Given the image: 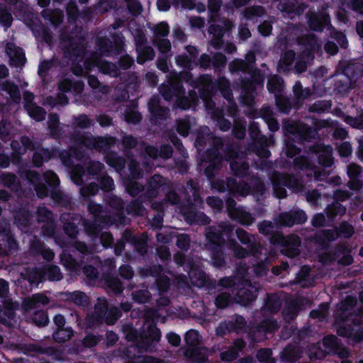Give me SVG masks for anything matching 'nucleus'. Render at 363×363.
Here are the masks:
<instances>
[{"label": "nucleus", "instance_id": "f257e3e1", "mask_svg": "<svg viewBox=\"0 0 363 363\" xmlns=\"http://www.w3.org/2000/svg\"><path fill=\"white\" fill-rule=\"evenodd\" d=\"M25 178L33 186L38 197L50 196L58 203L63 201L65 196L58 189L60 179L54 172L49 170L40 174L35 170H28L25 173Z\"/></svg>", "mask_w": 363, "mask_h": 363}, {"label": "nucleus", "instance_id": "f03ea898", "mask_svg": "<svg viewBox=\"0 0 363 363\" xmlns=\"http://www.w3.org/2000/svg\"><path fill=\"white\" fill-rule=\"evenodd\" d=\"M207 250L210 252L212 264L217 268H222L225 266L226 240L223 233L218 228L212 227L206 235Z\"/></svg>", "mask_w": 363, "mask_h": 363}, {"label": "nucleus", "instance_id": "7ed1b4c3", "mask_svg": "<svg viewBox=\"0 0 363 363\" xmlns=\"http://www.w3.org/2000/svg\"><path fill=\"white\" fill-rule=\"evenodd\" d=\"M264 74L259 69H256L248 77H240L239 79L240 86L244 103H252L255 101L257 90L258 88L264 86Z\"/></svg>", "mask_w": 363, "mask_h": 363}, {"label": "nucleus", "instance_id": "20e7f679", "mask_svg": "<svg viewBox=\"0 0 363 363\" xmlns=\"http://www.w3.org/2000/svg\"><path fill=\"white\" fill-rule=\"evenodd\" d=\"M96 48L104 56L118 55L124 50L125 38L121 32L113 31L107 37H98L95 41Z\"/></svg>", "mask_w": 363, "mask_h": 363}, {"label": "nucleus", "instance_id": "39448f33", "mask_svg": "<svg viewBox=\"0 0 363 363\" xmlns=\"http://www.w3.org/2000/svg\"><path fill=\"white\" fill-rule=\"evenodd\" d=\"M232 294L234 295V302L247 306L257 299L258 291L252 286V283L248 279L242 277Z\"/></svg>", "mask_w": 363, "mask_h": 363}, {"label": "nucleus", "instance_id": "423d86ee", "mask_svg": "<svg viewBox=\"0 0 363 363\" xmlns=\"http://www.w3.org/2000/svg\"><path fill=\"white\" fill-rule=\"evenodd\" d=\"M308 219L305 211L299 208H294L288 211L279 213L277 219V223L284 228H292L294 225H303Z\"/></svg>", "mask_w": 363, "mask_h": 363}, {"label": "nucleus", "instance_id": "0eeeda50", "mask_svg": "<svg viewBox=\"0 0 363 363\" xmlns=\"http://www.w3.org/2000/svg\"><path fill=\"white\" fill-rule=\"evenodd\" d=\"M60 220L62 223V229L65 234L72 239L77 238L78 225H82L83 216L78 213L65 212L61 213Z\"/></svg>", "mask_w": 363, "mask_h": 363}, {"label": "nucleus", "instance_id": "6e6552de", "mask_svg": "<svg viewBox=\"0 0 363 363\" xmlns=\"http://www.w3.org/2000/svg\"><path fill=\"white\" fill-rule=\"evenodd\" d=\"M94 313L100 315L106 320L107 325H114L121 316V311L116 307L108 308L105 297H99L94 307Z\"/></svg>", "mask_w": 363, "mask_h": 363}, {"label": "nucleus", "instance_id": "1a4fd4ad", "mask_svg": "<svg viewBox=\"0 0 363 363\" xmlns=\"http://www.w3.org/2000/svg\"><path fill=\"white\" fill-rule=\"evenodd\" d=\"M284 130L294 135L300 144L311 142L317 133L314 128L303 123L285 125Z\"/></svg>", "mask_w": 363, "mask_h": 363}, {"label": "nucleus", "instance_id": "9d476101", "mask_svg": "<svg viewBox=\"0 0 363 363\" xmlns=\"http://www.w3.org/2000/svg\"><path fill=\"white\" fill-rule=\"evenodd\" d=\"M164 100L171 101L179 94H185L186 89L181 80L173 79L169 84H161L158 88Z\"/></svg>", "mask_w": 363, "mask_h": 363}, {"label": "nucleus", "instance_id": "9b49d317", "mask_svg": "<svg viewBox=\"0 0 363 363\" xmlns=\"http://www.w3.org/2000/svg\"><path fill=\"white\" fill-rule=\"evenodd\" d=\"M38 5L43 8L40 12L41 17L54 28H57L63 22V13L58 9H50L46 7L50 4V0H37Z\"/></svg>", "mask_w": 363, "mask_h": 363}, {"label": "nucleus", "instance_id": "f8f14e48", "mask_svg": "<svg viewBox=\"0 0 363 363\" xmlns=\"http://www.w3.org/2000/svg\"><path fill=\"white\" fill-rule=\"evenodd\" d=\"M65 56L73 62H82L84 60L85 47L73 38H69L64 48Z\"/></svg>", "mask_w": 363, "mask_h": 363}, {"label": "nucleus", "instance_id": "ddd939ff", "mask_svg": "<svg viewBox=\"0 0 363 363\" xmlns=\"http://www.w3.org/2000/svg\"><path fill=\"white\" fill-rule=\"evenodd\" d=\"M306 17L308 27L311 30L321 32L331 26L330 17L328 13H307Z\"/></svg>", "mask_w": 363, "mask_h": 363}, {"label": "nucleus", "instance_id": "4468645a", "mask_svg": "<svg viewBox=\"0 0 363 363\" xmlns=\"http://www.w3.org/2000/svg\"><path fill=\"white\" fill-rule=\"evenodd\" d=\"M33 218L32 212L26 206H21L14 211V224L23 232L30 229Z\"/></svg>", "mask_w": 363, "mask_h": 363}, {"label": "nucleus", "instance_id": "2eb2a0df", "mask_svg": "<svg viewBox=\"0 0 363 363\" xmlns=\"http://www.w3.org/2000/svg\"><path fill=\"white\" fill-rule=\"evenodd\" d=\"M33 99L34 95L31 92L24 95V109L35 121L38 122L43 121L46 118V111L34 103L33 101Z\"/></svg>", "mask_w": 363, "mask_h": 363}, {"label": "nucleus", "instance_id": "dca6fc26", "mask_svg": "<svg viewBox=\"0 0 363 363\" xmlns=\"http://www.w3.org/2000/svg\"><path fill=\"white\" fill-rule=\"evenodd\" d=\"M362 168L359 164L351 163L347 165V174L350 179L347 186L352 191H359L363 188V182L359 179Z\"/></svg>", "mask_w": 363, "mask_h": 363}, {"label": "nucleus", "instance_id": "f3484780", "mask_svg": "<svg viewBox=\"0 0 363 363\" xmlns=\"http://www.w3.org/2000/svg\"><path fill=\"white\" fill-rule=\"evenodd\" d=\"M189 277L191 284L198 288L209 286L211 284V279L206 273L199 267L193 264L190 266Z\"/></svg>", "mask_w": 363, "mask_h": 363}, {"label": "nucleus", "instance_id": "a211bd4d", "mask_svg": "<svg viewBox=\"0 0 363 363\" xmlns=\"http://www.w3.org/2000/svg\"><path fill=\"white\" fill-rule=\"evenodd\" d=\"M161 332L157 324L152 322L147 326L146 329L140 333V340L141 344L147 347L153 342H157L160 340Z\"/></svg>", "mask_w": 363, "mask_h": 363}, {"label": "nucleus", "instance_id": "6ab92c4d", "mask_svg": "<svg viewBox=\"0 0 363 363\" xmlns=\"http://www.w3.org/2000/svg\"><path fill=\"white\" fill-rule=\"evenodd\" d=\"M164 184L165 179L159 174H155L147 180L146 190L142 195L152 201L158 196L160 188Z\"/></svg>", "mask_w": 363, "mask_h": 363}, {"label": "nucleus", "instance_id": "aec40b11", "mask_svg": "<svg viewBox=\"0 0 363 363\" xmlns=\"http://www.w3.org/2000/svg\"><path fill=\"white\" fill-rule=\"evenodd\" d=\"M36 274L40 281L48 279L51 281H57L63 278L60 267L55 264L44 265L38 269Z\"/></svg>", "mask_w": 363, "mask_h": 363}, {"label": "nucleus", "instance_id": "412c9836", "mask_svg": "<svg viewBox=\"0 0 363 363\" xmlns=\"http://www.w3.org/2000/svg\"><path fill=\"white\" fill-rule=\"evenodd\" d=\"M354 65L347 64L343 69L342 72L345 77V79H336L335 81V89L340 94H348L350 90V81L355 77V74L352 72Z\"/></svg>", "mask_w": 363, "mask_h": 363}, {"label": "nucleus", "instance_id": "4be33fe9", "mask_svg": "<svg viewBox=\"0 0 363 363\" xmlns=\"http://www.w3.org/2000/svg\"><path fill=\"white\" fill-rule=\"evenodd\" d=\"M301 245V240L297 235L290 234L288 241L283 245L281 249V253L288 257L294 258L300 254L298 247Z\"/></svg>", "mask_w": 363, "mask_h": 363}, {"label": "nucleus", "instance_id": "5701e85b", "mask_svg": "<svg viewBox=\"0 0 363 363\" xmlns=\"http://www.w3.org/2000/svg\"><path fill=\"white\" fill-rule=\"evenodd\" d=\"M145 41L144 38H140L137 40V62L142 65L147 61H152L155 57V52L154 48L151 45H140V43H142Z\"/></svg>", "mask_w": 363, "mask_h": 363}, {"label": "nucleus", "instance_id": "b1692460", "mask_svg": "<svg viewBox=\"0 0 363 363\" xmlns=\"http://www.w3.org/2000/svg\"><path fill=\"white\" fill-rule=\"evenodd\" d=\"M278 328L277 321L274 318H264L257 324L254 333H251V339L255 342H257L255 337L256 333L265 335L267 333H274Z\"/></svg>", "mask_w": 363, "mask_h": 363}, {"label": "nucleus", "instance_id": "393cba45", "mask_svg": "<svg viewBox=\"0 0 363 363\" xmlns=\"http://www.w3.org/2000/svg\"><path fill=\"white\" fill-rule=\"evenodd\" d=\"M230 71L232 73L241 72L244 74H251L258 67L255 66L254 59L250 62H245L241 59H235L229 65Z\"/></svg>", "mask_w": 363, "mask_h": 363}, {"label": "nucleus", "instance_id": "a878e982", "mask_svg": "<svg viewBox=\"0 0 363 363\" xmlns=\"http://www.w3.org/2000/svg\"><path fill=\"white\" fill-rule=\"evenodd\" d=\"M204 78L195 89L198 90L199 97L204 101H208L214 94V84L208 75L204 74Z\"/></svg>", "mask_w": 363, "mask_h": 363}, {"label": "nucleus", "instance_id": "bb28decb", "mask_svg": "<svg viewBox=\"0 0 363 363\" xmlns=\"http://www.w3.org/2000/svg\"><path fill=\"white\" fill-rule=\"evenodd\" d=\"M205 351L206 347L199 346L194 348H186L183 354L191 363H205L208 362V355Z\"/></svg>", "mask_w": 363, "mask_h": 363}, {"label": "nucleus", "instance_id": "cd10ccee", "mask_svg": "<svg viewBox=\"0 0 363 363\" xmlns=\"http://www.w3.org/2000/svg\"><path fill=\"white\" fill-rule=\"evenodd\" d=\"M146 201H150L145 196H143V194H140L128 203L125 209L126 213L132 216H143L145 211L143 203Z\"/></svg>", "mask_w": 363, "mask_h": 363}, {"label": "nucleus", "instance_id": "c85d7f7f", "mask_svg": "<svg viewBox=\"0 0 363 363\" xmlns=\"http://www.w3.org/2000/svg\"><path fill=\"white\" fill-rule=\"evenodd\" d=\"M236 235L239 241L245 245L251 252H257L259 250V244L257 242L254 235L248 233L242 228L236 229Z\"/></svg>", "mask_w": 363, "mask_h": 363}, {"label": "nucleus", "instance_id": "c756f323", "mask_svg": "<svg viewBox=\"0 0 363 363\" xmlns=\"http://www.w3.org/2000/svg\"><path fill=\"white\" fill-rule=\"evenodd\" d=\"M267 89L269 93L276 96L281 95L284 90V82L281 77L274 74L267 79Z\"/></svg>", "mask_w": 363, "mask_h": 363}, {"label": "nucleus", "instance_id": "7c9ffc66", "mask_svg": "<svg viewBox=\"0 0 363 363\" xmlns=\"http://www.w3.org/2000/svg\"><path fill=\"white\" fill-rule=\"evenodd\" d=\"M227 325L230 328V332L238 334L247 331V322L243 316L239 314H234L228 320H225Z\"/></svg>", "mask_w": 363, "mask_h": 363}, {"label": "nucleus", "instance_id": "2f4dec72", "mask_svg": "<svg viewBox=\"0 0 363 363\" xmlns=\"http://www.w3.org/2000/svg\"><path fill=\"white\" fill-rule=\"evenodd\" d=\"M279 8L282 13L289 15H301L305 10V7L301 4H297L295 0H283L279 4Z\"/></svg>", "mask_w": 363, "mask_h": 363}, {"label": "nucleus", "instance_id": "473e14b6", "mask_svg": "<svg viewBox=\"0 0 363 363\" xmlns=\"http://www.w3.org/2000/svg\"><path fill=\"white\" fill-rule=\"evenodd\" d=\"M347 251V247L344 245L335 246L332 251L320 255L319 256V262L323 264L332 263L335 260L338 262V258L341 257L342 253H345Z\"/></svg>", "mask_w": 363, "mask_h": 363}, {"label": "nucleus", "instance_id": "72a5a7b5", "mask_svg": "<svg viewBox=\"0 0 363 363\" xmlns=\"http://www.w3.org/2000/svg\"><path fill=\"white\" fill-rule=\"evenodd\" d=\"M53 157V152L48 147H41L33 153L32 162L36 167H40L43 164L48 162Z\"/></svg>", "mask_w": 363, "mask_h": 363}, {"label": "nucleus", "instance_id": "f704fd0d", "mask_svg": "<svg viewBox=\"0 0 363 363\" xmlns=\"http://www.w3.org/2000/svg\"><path fill=\"white\" fill-rule=\"evenodd\" d=\"M106 163L116 171H121L125 167V160L117 152L110 151L104 156Z\"/></svg>", "mask_w": 363, "mask_h": 363}, {"label": "nucleus", "instance_id": "c9c22d12", "mask_svg": "<svg viewBox=\"0 0 363 363\" xmlns=\"http://www.w3.org/2000/svg\"><path fill=\"white\" fill-rule=\"evenodd\" d=\"M50 303V298L44 294H35L29 299L23 302L26 309H34L40 306H48Z\"/></svg>", "mask_w": 363, "mask_h": 363}, {"label": "nucleus", "instance_id": "e433bc0d", "mask_svg": "<svg viewBox=\"0 0 363 363\" xmlns=\"http://www.w3.org/2000/svg\"><path fill=\"white\" fill-rule=\"evenodd\" d=\"M301 358V353L295 345L289 343L284 348L281 353V361L286 363L296 362Z\"/></svg>", "mask_w": 363, "mask_h": 363}, {"label": "nucleus", "instance_id": "4c0bfd02", "mask_svg": "<svg viewBox=\"0 0 363 363\" xmlns=\"http://www.w3.org/2000/svg\"><path fill=\"white\" fill-rule=\"evenodd\" d=\"M230 169L233 175L238 178H245L249 174L250 167L247 162L232 160L230 162Z\"/></svg>", "mask_w": 363, "mask_h": 363}, {"label": "nucleus", "instance_id": "58836bf2", "mask_svg": "<svg viewBox=\"0 0 363 363\" xmlns=\"http://www.w3.org/2000/svg\"><path fill=\"white\" fill-rule=\"evenodd\" d=\"M35 36L40 37L43 42L50 44L52 41V33L51 30L46 27L39 20V23L32 27Z\"/></svg>", "mask_w": 363, "mask_h": 363}, {"label": "nucleus", "instance_id": "ea45409f", "mask_svg": "<svg viewBox=\"0 0 363 363\" xmlns=\"http://www.w3.org/2000/svg\"><path fill=\"white\" fill-rule=\"evenodd\" d=\"M99 222V221L95 220L90 221L83 217L82 226L87 235L89 236L94 242L96 241V238H97L101 233V227L97 223Z\"/></svg>", "mask_w": 363, "mask_h": 363}, {"label": "nucleus", "instance_id": "a19ab883", "mask_svg": "<svg viewBox=\"0 0 363 363\" xmlns=\"http://www.w3.org/2000/svg\"><path fill=\"white\" fill-rule=\"evenodd\" d=\"M336 236L335 230L332 229H325L317 232L314 234L313 240L318 245H326L328 242H333L335 240Z\"/></svg>", "mask_w": 363, "mask_h": 363}, {"label": "nucleus", "instance_id": "79ce46f5", "mask_svg": "<svg viewBox=\"0 0 363 363\" xmlns=\"http://www.w3.org/2000/svg\"><path fill=\"white\" fill-rule=\"evenodd\" d=\"M88 212L92 215L93 219L100 221L102 223H106L107 215L103 213L104 209L102 205L90 201L87 206Z\"/></svg>", "mask_w": 363, "mask_h": 363}, {"label": "nucleus", "instance_id": "37998d69", "mask_svg": "<svg viewBox=\"0 0 363 363\" xmlns=\"http://www.w3.org/2000/svg\"><path fill=\"white\" fill-rule=\"evenodd\" d=\"M346 207L337 201H333L325 209L327 217L333 220L336 216H342L346 213Z\"/></svg>", "mask_w": 363, "mask_h": 363}, {"label": "nucleus", "instance_id": "c03bdc74", "mask_svg": "<svg viewBox=\"0 0 363 363\" xmlns=\"http://www.w3.org/2000/svg\"><path fill=\"white\" fill-rule=\"evenodd\" d=\"M74 335V330L71 326L57 328L52 333V337L55 342H66Z\"/></svg>", "mask_w": 363, "mask_h": 363}, {"label": "nucleus", "instance_id": "a18cd8bd", "mask_svg": "<svg viewBox=\"0 0 363 363\" xmlns=\"http://www.w3.org/2000/svg\"><path fill=\"white\" fill-rule=\"evenodd\" d=\"M147 106H149L150 112L153 116L159 119L164 118L167 109L160 106V101L156 96H152L150 99Z\"/></svg>", "mask_w": 363, "mask_h": 363}, {"label": "nucleus", "instance_id": "49530a36", "mask_svg": "<svg viewBox=\"0 0 363 363\" xmlns=\"http://www.w3.org/2000/svg\"><path fill=\"white\" fill-rule=\"evenodd\" d=\"M232 220L236 221L245 226H249L255 221V218L242 208L229 217Z\"/></svg>", "mask_w": 363, "mask_h": 363}, {"label": "nucleus", "instance_id": "de8ad7c7", "mask_svg": "<svg viewBox=\"0 0 363 363\" xmlns=\"http://www.w3.org/2000/svg\"><path fill=\"white\" fill-rule=\"evenodd\" d=\"M32 249L38 254L40 255L44 260L51 262L53 260L55 254L50 247H47L44 244L38 241L32 245Z\"/></svg>", "mask_w": 363, "mask_h": 363}, {"label": "nucleus", "instance_id": "09e8293b", "mask_svg": "<svg viewBox=\"0 0 363 363\" xmlns=\"http://www.w3.org/2000/svg\"><path fill=\"white\" fill-rule=\"evenodd\" d=\"M83 86L84 83L82 82H74L72 79H69V78H65V79L60 80L59 82L57 89L60 93L67 94L72 89H79L82 90Z\"/></svg>", "mask_w": 363, "mask_h": 363}, {"label": "nucleus", "instance_id": "8fccbe9b", "mask_svg": "<svg viewBox=\"0 0 363 363\" xmlns=\"http://www.w3.org/2000/svg\"><path fill=\"white\" fill-rule=\"evenodd\" d=\"M72 124L74 127L77 128H89L94 125L92 119L89 118V116L85 113H79L77 116H72Z\"/></svg>", "mask_w": 363, "mask_h": 363}, {"label": "nucleus", "instance_id": "3c124183", "mask_svg": "<svg viewBox=\"0 0 363 363\" xmlns=\"http://www.w3.org/2000/svg\"><path fill=\"white\" fill-rule=\"evenodd\" d=\"M201 339V334L194 329L187 330L184 335V341L187 348L199 347Z\"/></svg>", "mask_w": 363, "mask_h": 363}, {"label": "nucleus", "instance_id": "603ef678", "mask_svg": "<svg viewBox=\"0 0 363 363\" xmlns=\"http://www.w3.org/2000/svg\"><path fill=\"white\" fill-rule=\"evenodd\" d=\"M242 277H224L219 280L218 284L221 287L228 289L232 294L238 288Z\"/></svg>", "mask_w": 363, "mask_h": 363}, {"label": "nucleus", "instance_id": "864d4df0", "mask_svg": "<svg viewBox=\"0 0 363 363\" xmlns=\"http://www.w3.org/2000/svg\"><path fill=\"white\" fill-rule=\"evenodd\" d=\"M281 306L280 299L277 294H272L267 295L264 302V309L267 310L271 313H277L280 310Z\"/></svg>", "mask_w": 363, "mask_h": 363}, {"label": "nucleus", "instance_id": "5fc2aeb1", "mask_svg": "<svg viewBox=\"0 0 363 363\" xmlns=\"http://www.w3.org/2000/svg\"><path fill=\"white\" fill-rule=\"evenodd\" d=\"M125 191L130 196L135 197L143 194L144 186L138 181L129 179L125 183Z\"/></svg>", "mask_w": 363, "mask_h": 363}, {"label": "nucleus", "instance_id": "6e6d98bb", "mask_svg": "<svg viewBox=\"0 0 363 363\" xmlns=\"http://www.w3.org/2000/svg\"><path fill=\"white\" fill-rule=\"evenodd\" d=\"M105 284L116 295H119L123 291V284L118 277L108 276L105 279Z\"/></svg>", "mask_w": 363, "mask_h": 363}, {"label": "nucleus", "instance_id": "4d7b16f0", "mask_svg": "<svg viewBox=\"0 0 363 363\" xmlns=\"http://www.w3.org/2000/svg\"><path fill=\"white\" fill-rule=\"evenodd\" d=\"M114 144V138L113 137L98 136L95 139L94 150L99 152H105Z\"/></svg>", "mask_w": 363, "mask_h": 363}, {"label": "nucleus", "instance_id": "13d9d810", "mask_svg": "<svg viewBox=\"0 0 363 363\" xmlns=\"http://www.w3.org/2000/svg\"><path fill=\"white\" fill-rule=\"evenodd\" d=\"M275 104L279 111L283 113H289L292 108L290 99L285 95H276Z\"/></svg>", "mask_w": 363, "mask_h": 363}, {"label": "nucleus", "instance_id": "bf43d9fd", "mask_svg": "<svg viewBox=\"0 0 363 363\" xmlns=\"http://www.w3.org/2000/svg\"><path fill=\"white\" fill-rule=\"evenodd\" d=\"M96 137L89 135L76 134L72 136V142L83 145L89 149L94 150Z\"/></svg>", "mask_w": 363, "mask_h": 363}, {"label": "nucleus", "instance_id": "052dcab7", "mask_svg": "<svg viewBox=\"0 0 363 363\" xmlns=\"http://www.w3.org/2000/svg\"><path fill=\"white\" fill-rule=\"evenodd\" d=\"M293 92L297 102H303L311 97L312 92L309 88L304 89L300 82H296L293 87Z\"/></svg>", "mask_w": 363, "mask_h": 363}, {"label": "nucleus", "instance_id": "680f3d73", "mask_svg": "<svg viewBox=\"0 0 363 363\" xmlns=\"http://www.w3.org/2000/svg\"><path fill=\"white\" fill-rule=\"evenodd\" d=\"M233 301V295L229 292H220L215 298L217 308L225 309Z\"/></svg>", "mask_w": 363, "mask_h": 363}, {"label": "nucleus", "instance_id": "e2e57ef3", "mask_svg": "<svg viewBox=\"0 0 363 363\" xmlns=\"http://www.w3.org/2000/svg\"><path fill=\"white\" fill-rule=\"evenodd\" d=\"M341 342L334 335H328L323 338V345L328 354H332L337 351Z\"/></svg>", "mask_w": 363, "mask_h": 363}, {"label": "nucleus", "instance_id": "0e129e2a", "mask_svg": "<svg viewBox=\"0 0 363 363\" xmlns=\"http://www.w3.org/2000/svg\"><path fill=\"white\" fill-rule=\"evenodd\" d=\"M212 118L217 122V125L222 131H227L231 128L230 121L224 117L223 111H216L212 113Z\"/></svg>", "mask_w": 363, "mask_h": 363}, {"label": "nucleus", "instance_id": "69168bd1", "mask_svg": "<svg viewBox=\"0 0 363 363\" xmlns=\"http://www.w3.org/2000/svg\"><path fill=\"white\" fill-rule=\"evenodd\" d=\"M69 299L77 306L87 307L89 304V296L82 291L70 292Z\"/></svg>", "mask_w": 363, "mask_h": 363}, {"label": "nucleus", "instance_id": "338daca9", "mask_svg": "<svg viewBox=\"0 0 363 363\" xmlns=\"http://www.w3.org/2000/svg\"><path fill=\"white\" fill-rule=\"evenodd\" d=\"M298 44L304 49L314 50L317 46V38L314 34H308L299 37Z\"/></svg>", "mask_w": 363, "mask_h": 363}, {"label": "nucleus", "instance_id": "774afa93", "mask_svg": "<svg viewBox=\"0 0 363 363\" xmlns=\"http://www.w3.org/2000/svg\"><path fill=\"white\" fill-rule=\"evenodd\" d=\"M336 236L345 239L350 238L354 234V227L347 221H343L335 228Z\"/></svg>", "mask_w": 363, "mask_h": 363}]
</instances>
